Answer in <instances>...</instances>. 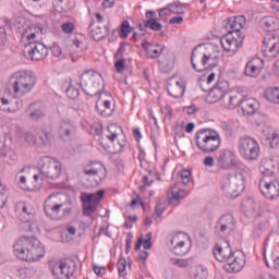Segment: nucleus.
<instances>
[{
  "mask_svg": "<svg viewBox=\"0 0 279 279\" xmlns=\"http://www.w3.org/2000/svg\"><path fill=\"white\" fill-rule=\"evenodd\" d=\"M222 25L225 29H227V35L220 39L222 49L227 52L236 53V51L243 47L241 29H243V25H245V16L238 15L227 17L222 22Z\"/></svg>",
  "mask_w": 279,
  "mask_h": 279,
  "instance_id": "nucleus-1",
  "label": "nucleus"
},
{
  "mask_svg": "<svg viewBox=\"0 0 279 279\" xmlns=\"http://www.w3.org/2000/svg\"><path fill=\"white\" fill-rule=\"evenodd\" d=\"M13 254L25 263H36L45 258V245L36 236H21L13 244Z\"/></svg>",
  "mask_w": 279,
  "mask_h": 279,
  "instance_id": "nucleus-2",
  "label": "nucleus"
},
{
  "mask_svg": "<svg viewBox=\"0 0 279 279\" xmlns=\"http://www.w3.org/2000/svg\"><path fill=\"white\" fill-rule=\"evenodd\" d=\"M214 257L218 263H226L225 269L229 274H239L245 267V257L243 255L242 257L236 256L228 240H225L222 244L214 246Z\"/></svg>",
  "mask_w": 279,
  "mask_h": 279,
  "instance_id": "nucleus-3",
  "label": "nucleus"
},
{
  "mask_svg": "<svg viewBox=\"0 0 279 279\" xmlns=\"http://www.w3.org/2000/svg\"><path fill=\"white\" fill-rule=\"evenodd\" d=\"M45 215L52 221H62L71 217L73 207L66 203H58L56 195H50L44 204Z\"/></svg>",
  "mask_w": 279,
  "mask_h": 279,
  "instance_id": "nucleus-4",
  "label": "nucleus"
},
{
  "mask_svg": "<svg viewBox=\"0 0 279 279\" xmlns=\"http://www.w3.org/2000/svg\"><path fill=\"white\" fill-rule=\"evenodd\" d=\"M196 147L203 151V154H213L221 147V137L219 133L210 129L199 130L195 134Z\"/></svg>",
  "mask_w": 279,
  "mask_h": 279,
  "instance_id": "nucleus-5",
  "label": "nucleus"
},
{
  "mask_svg": "<svg viewBox=\"0 0 279 279\" xmlns=\"http://www.w3.org/2000/svg\"><path fill=\"white\" fill-rule=\"evenodd\" d=\"M221 189L228 199H235V197H239L245 191V173L243 171L229 173Z\"/></svg>",
  "mask_w": 279,
  "mask_h": 279,
  "instance_id": "nucleus-6",
  "label": "nucleus"
},
{
  "mask_svg": "<svg viewBox=\"0 0 279 279\" xmlns=\"http://www.w3.org/2000/svg\"><path fill=\"white\" fill-rule=\"evenodd\" d=\"M101 82L104 77L99 72L87 70L81 75L80 86L87 96L95 97L101 93Z\"/></svg>",
  "mask_w": 279,
  "mask_h": 279,
  "instance_id": "nucleus-7",
  "label": "nucleus"
},
{
  "mask_svg": "<svg viewBox=\"0 0 279 279\" xmlns=\"http://www.w3.org/2000/svg\"><path fill=\"white\" fill-rule=\"evenodd\" d=\"M36 74L34 72L20 71L15 73V81L12 84L15 95H26L36 86Z\"/></svg>",
  "mask_w": 279,
  "mask_h": 279,
  "instance_id": "nucleus-8",
  "label": "nucleus"
},
{
  "mask_svg": "<svg viewBox=\"0 0 279 279\" xmlns=\"http://www.w3.org/2000/svg\"><path fill=\"white\" fill-rule=\"evenodd\" d=\"M41 180H58L62 175V163L49 156L43 157L39 161Z\"/></svg>",
  "mask_w": 279,
  "mask_h": 279,
  "instance_id": "nucleus-9",
  "label": "nucleus"
},
{
  "mask_svg": "<svg viewBox=\"0 0 279 279\" xmlns=\"http://www.w3.org/2000/svg\"><path fill=\"white\" fill-rule=\"evenodd\" d=\"M238 151L244 160H256L260 154V146L253 137L243 136L238 141Z\"/></svg>",
  "mask_w": 279,
  "mask_h": 279,
  "instance_id": "nucleus-10",
  "label": "nucleus"
},
{
  "mask_svg": "<svg viewBox=\"0 0 279 279\" xmlns=\"http://www.w3.org/2000/svg\"><path fill=\"white\" fill-rule=\"evenodd\" d=\"M106 195V191L98 190L95 193H83L81 195V202L83 204V217H90L97 213V207L101 203L102 197Z\"/></svg>",
  "mask_w": 279,
  "mask_h": 279,
  "instance_id": "nucleus-11",
  "label": "nucleus"
},
{
  "mask_svg": "<svg viewBox=\"0 0 279 279\" xmlns=\"http://www.w3.org/2000/svg\"><path fill=\"white\" fill-rule=\"evenodd\" d=\"M215 231L218 236H232L236 231V220L234 216L222 215L215 225Z\"/></svg>",
  "mask_w": 279,
  "mask_h": 279,
  "instance_id": "nucleus-12",
  "label": "nucleus"
},
{
  "mask_svg": "<svg viewBox=\"0 0 279 279\" xmlns=\"http://www.w3.org/2000/svg\"><path fill=\"white\" fill-rule=\"evenodd\" d=\"M199 47H202V45L196 46L191 54V64L197 73L206 71L210 60H213V56L206 53V50H199Z\"/></svg>",
  "mask_w": 279,
  "mask_h": 279,
  "instance_id": "nucleus-13",
  "label": "nucleus"
},
{
  "mask_svg": "<svg viewBox=\"0 0 279 279\" xmlns=\"http://www.w3.org/2000/svg\"><path fill=\"white\" fill-rule=\"evenodd\" d=\"M77 270V264L71 258H63L52 268L53 276L59 279H69Z\"/></svg>",
  "mask_w": 279,
  "mask_h": 279,
  "instance_id": "nucleus-14",
  "label": "nucleus"
},
{
  "mask_svg": "<svg viewBox=\"0 0 279 279\" xmlns=\"http://www.w3.org/2000/svg\"><path fill=\"white\" fill-rule=\"evenodd\" d=\"M24 56L26 60L39 62V60H45L49 56V49L43 43L26 44Z\"/></svg>",
  "mask_w": 279,
  "mask_h": 279,
  "instance_id": "nucleus-15",
  "label": "nucleus"
},
{
  "mask_svg": "<svg viewBox=\"0 0 279 279\" xmlns=\"http://www.w3.org/2000/svg\"><path fill=\"white\" fill-rule=\"evenodd\" d=\"M259 191L266 199H276L279 197V181L275 178L260 179Z\"/></svg>",
  "mask_w": 279,
  "mask_h": 279,
  "instance_id": "nucleus-16",
  "label": "nucleus"
},
{
  "mask_svg": "<svg viewBox=\"0 0 279 279\" xmlns=\"http://www.w3.org/2000/svg\"><path fill=\"white\" fill-rule=\"evenodd\" d=\"M170 244L175 256H186L191 252V242L186 234L178 233L173 235Z\"/></svg>",
  "mask_w": 279,
  "mask_h": 279,
  "instance_id": "nucleus-17",
  "label": "nucleus"
},
{
  "mask_svg": "<svg viewBox=\"0 0 279 279\" xmlns=\"http://www.w3.org/2000/svg\"><path fill=\"white\" fill-rule=\"evenodd\" d=\"M262 53L266 58H276L279 53V39L271 34L264 38L262 46Z\"/></svg>",
  "mask_w": 279,
  "mask_h": 279,
  "instance_id": "nucleus-18",
  "label": "nucleus"
},
{
  "mask_svg": "<svg viewBox=\"0 0 279 279\" xmlns=\"http://www.w3.org/2000/svg\"><path fill=\"white\" fill-rule=\"evenodd\" d=\"M226 92H228V82L220 81L209 88L206 101H208V104H217V101H221V99H223Z\"/></svg>",
  "mask_w": 279,
  "mask_h": 279,
  "instance_id": "nucleus-19",
  "label": "nucleus"
},
{
  "mask_svg": "<svg viewBox=\"0 0 279 279\" xmlns=\"http://www.w3.org/2000/svg\"><path fill=\"white\" fill-rule=\"evenodd\" d=\"M167 90L170 97L174 99H181L184 97V93L186 90V83L183 80H178L175 77H171L167 83Z\"/></svg>",
  "mask_w": 279,
  "mask_h": 279,
  "instance_id": "nucleus-20",
  "label": "nucleus"
},
{
  "mask_svg": "<svg viewBox=\"0 0 279 279\" xmlns=\"http://www.w3.org/2000/svg\"><path fill=\"white\" fill-rule=\"evenodd\" d=\"M243 114H247L248 117H252L254 113L258 112V108H260V102L254 98H245L242 99L240 97L239 105Z\"/></svg>",
  "mask_w": 279,
  "mask_h": 279,
  "instance_id": "nucleus-21",
  "label": "nucleus"
},
{
  "mask_svg": "<svg viewBox=\"0 0 279 279\" xmlns=\"http://www.w3.org/2000/svg\"><path fill=\"white\" fill-rule=\"evenodd\" d=\"M77 132L75 123L71 120H62L58 128V134L60 138H73Z\"/></svg>",
  "mask_w": 279,
  "mask_h": 279,
  "instance_id": "nucleus-22",
  "label": "nucleus"
},
{
  "mask_svg": "<svg viewBox=\"0 0 279 279\" xmlns=\"http://www.w3.org/2000/svg\"><path fill=\"white\" fill-rule=\"evenodd\" d=\"M264 61L260 58L248 61L245 65L244 74L247 77H258L263 71Z\"/></svg>",
  "mask_w": 279,
  "mask_h": 279,
  "instance_id": "nucleus-23",
  "label": "nucleus"
},
{
  "mask_svg": "<svg viewBox=\"0 0 279 279\" xmlns=\"http://www.w3.org/2000/svg\"><path fill=\"white\" fill-rule=\"evenodd\" d=\"M236 159L234 158V153L228 149H222L218 156V166L221 169H230L231 167H235Z\"/></svg>",
  "mask_w": 279,
  "mask_h": 279,
  "instance_id": "nucleus-24",
  "label": "nucleus"
},
{
  "mask_svg": "<svg viewBox=\"0 0 279 279\" xmlns=\"http://www.w3.org/2000/svg\"><path fill=\"white\" fill-rule=\"evenodd\" d=\"M16 208L20 211L21 221H23V223H28V230L32 231V223L29 220L34 218V208L23 202L19 203Z\"/></svg>",
  "mask_w": 279,
  "mask_h": 279,
  "instance_id": "nucleus-25",
  "label": "nucleus"
},
{
  "mask_svg": "<svg viewBox=\"0 0 279 279\" xmlns=\"http://www.w3.org/2000/svg\"><path fill=\"white\" fill-rule=\"evenodd\" d=\"M259 26L264 32H278L279 19L277 16L267 15L260 19Z\"/></svg>",
  "mask_w": 279,
  "mask_h": 279,
  "instance_id": "nucleus-26",
  "label": "nucleus"
},
{
  "mask_svg": "<svg viewBox=\"0 0 279 279\" xmlns=\"http://www.w3.org/2000/svg\"><path fill=\"white\" fill-rule=\"evenodd\" d=\"M142 47L148 53L149 58L153 59L160 58L165 51V45L151 44L149 41H143Z\"/></svg>",
  "mask_w": 279,
  "mask_h": 279,
  "instance_id": "nucleus-27",
  "label": "nucleus"
},
{
  "mask_svg": "<svg viewBox=\"0 0 279 279\" xmlns=\"http://www.w3.org/2000/svg\"><path fill=\"white\" fill-rule=\"evenodd\" d=\"M220 101H222V106L228 110H234L241 104V94L234 95L226 92Z\"/></svg>",
  "mask_w": 279,
  "mask_h": 279,
  "instance_id": "nucleus-28",
  "label": "nucleus"
},
{
  "mask_svg": "<svg viewBox=\"0 0 279 279\" xmlns=\"http://www.w3.org/2000/svg\"><path fill=\"white\" fill-rule=\"evenodd\" d=\"M159 66L163 73H171V71H173V66H175V57L173 53H166L159 60Z\"/></svg>",
  "mask_w": 279,
  "mask_h": 279,
  "instance_id": "nucleus-29",
  "label": "nucleus"
},
{
  "mask_svg": "<svg viewBox=\"0 0 279 279\" xmlns=\"http://www.w3.org/2000/svg\"><path fill=\"white\" fill-rule=\"evenodd\" d=\"M274 161L263 160L259 166V173H262V179L276 178V171L274 170Z\"/></svg>",
  "mask_w": 279,
  "mask_h": 279,
  "instance_id": "nucleus-30",
  "label": "nucleus"
},
{
  "mask_svg": "<svg viewBox=\"0 0 279 279\" xmlns=\"http://www.w3.org/2000/svg\"><path fill=\"white\" fill-rule=\"evenodd\" d=\"M23 37L31 43H40L43 40V28H28L24 32Z\"/></svg>",
  "mask_w": 279,
  "mask_h": 279,
  "instance_id": "nucleus-31",
  "label": "nucleus"
},
{
  "mask_svg": "<svg viewBox=\"0 0 279 279\" xmlns=\"http://www.w3.org/2000/svg\"><path fill=\"white\" fill-rule=\"evenodd\" d=\"M189 276L191 279H207L208 278V269H206L202 265H196L191 267Z\"/></svg>",
  "mask_w": 279,
  "mask_h": 279,
  "instance_id": "nucleus-32",
  "label": "nucleus"
},
{
  "mask_svg": "<svg viewBox=\"0 0 279 279\" xmlns=\"http://www.w3.org/2000/svg\"><path fill=\"white\" fill-rule=\"evenodd\" d=\"M186 196V190H181L178 186L171 189L170 194L168 195L169 204H180V199H184Z\"/></svg>",
  "mask_w": 279,
  "mask_h": 279,
  "instance_id": "nucleus-33",
  "label": "nucleus"
},
{
  "mask_svg": "<svg viewBox=\"0 0 279 279\" xmlns=\"http://www.w3.org/2000/svg\"><path fill=\"white\" fill-rule=\"evenodd\" d=\"M108 34H110L109 26H104L102 28L101 26H98L89 32V36L96 41L104 40Z\"/></svg>",
  "mask_w": 279,
  "mask_h": 279,
  "instance_id": "nucleus-34",
  "label": "nucleus"
},
{
  "mask_svg": "<svg viewBox=\"0 0 279 279\" xmlns=\"http://www.w3.org/2000/svg\"><path fill=\"white\" fill-rule=\"evenodd\" d=\"M36 105L31 104L26 109V114H28L32 121H40L45 117V111L40 108H35Z\"/></svg>",
  "mask_w": 279,
  "mask_h": 279,
  "instance_id": "nucleus-35",
  "label": "nucleus"
},
{
  "mask_svg": "<svg viewBox=\"0 0 279 279\" xmlns=\"http://www.w3.org/2000/svg\"><path fill=\"white\" fill-rule=\"evenodd\" d=\"M108 135L106 136L107 141H109L110 145H113L114 140L118 138L119 133L123 132V129L116 123L109 124L108 128Z\"/></svg>",
  "mask_w": 279,
  "mask_h": 279,
  "instance_id": "nucleus-36",
  "label": "nucleus"
},
{
  "mask_svg": "<svg viewBox=\"0 0 279 279\" xmlns=\"http://www.w3.org/2000/svg\"><path fill=\"white\" fill-rule=\"evenodd\" d=\"M101 169H104L102 162L92 161L85 167L84 173L85 175H97Z\"/></svg>",
  "mask_w": 279,
  "mask_h": 279,
  "instance_id": "nucleus-37",
  "label": "nucleus"
},
{
  "mask_svg": "<svg viewBox=\"0 0 279 279\" xmlns=\"http://www.w3.org/2000/svg\"><path fill=\"white\" fill-rule=\"evenodd\" d=\"M252 118H253V123H255L257 128H265V125H267V123L269 122V117H267L266 113L260 111L254 112L252 114Z\"/></svg>",
  "mask_w": 279,
  "mask_h": 279,
  "instance_id": "nucleus-38",
  "label": "nucleus"
},
{
  "mask_svg": "<svg viewBox=\"0 0 279 279\" xmlns=\"http://www.w3.org/2000/svg\"><path fill=\"white\" fill-rule=\"evenodd\" d=\"M70 0H53L52 5L59 14H66L71 10Z\"/></svg>",
  "mask_w": 279,
  "mask_h": 279,
  "instance_id": "nucleus-39",
  "label": "nucleus"
},
{
  "mask_svg": "<svg viewBox=\"0 0 279 279\" xmlns=\"http://www.w3.org/2000/svg\"><path fill=\"white\" fill-rule=\"evenodd\" d=\"M265 99L270 104L279 105V87H269L265 90Z\"/></svg>",
  "mask_w": 279,
  "mask_h": 279,
  "instance_id": "nucleus-40",
  "label": "nucleus"
},
{
  "mask_svg": "<svg viewBox=\"0 0 279 279\" xmlns=\"http://www.w3.org/2000/svg\"><path fill=\"white\" fill-rule=\"evenodd\" d=\"M96 110L100 114V117H112L114 112V108H112V102L110 100H105L102 108H99V105H96Z\"/></svg>",
  "mask_w": 279,
  "mask_h": 279,
  "instance_id": "nucleus-41",
  "label": "nucleus"
},
{
  "mask_svg": "<svg viewBox=\"0 0 279 279\" xmlns=\"http://www.w3.org/2000/svg\"><path fill=\"white\" fill-rule=\"evenodd\" d=\"M144 27L146 29H151L153 32H161L162 25L158 22V19H149L144 21Z\"/></svg>",
  "mask_w": 279,
  "mask_h": 279,
  "instance_id": "nucleus-42",
  "label": "nucleus"
},
{
  "mask_svg": "<svg viewBox=\"0 0 279 279\" xmlns=\"http://www.w3.org/2000/svg\"><path fill=\"white\" fill-rule=\"evenodd\" d=\"M100 145H101L102 148L106 149V151H111V153H113V154H119L120 151H123V147H125V142L119 143V145H118L117 148L113 147V150L110 149V147H111L112 144H110V142L107 143V142H106V138H102V140L100 141Z\"/></svg>",
  "mask_w": 279,
  "mask_h": 279,
  "instance_id": "nucleus-43",
  "label": "nucleus"
},
{
  "mask_svg": "<svg viewBox=\"0 0 279 279\" xmlns=\"http://www.w3.org/2000/svg\"><path fill=\"white\" fill-rule=\"evenodd\" d=\"M2 158H4V162H7V165H14L19 157L14 150H4V153H2Z\"/></svg>",
  "mask_w": 279,
  "mask_h": 279,
  "instance_id": "nucleus-44",
  "label": "nucleus"
},
{
  "mask_svg": "<svg viewBox=\"0 0 279 279\" xmlns=\"http://www.w3.org/2000/svg\"><path fill=\"white\" fill-rule=\"evenodd\" d=\"M132 26H130V22L124 20L121 24L120 28V38H128L129 34L132 32Z\"/></svg>",
  "mask_w": 279,
  "mask_h": 279,
  "instance_id": "nucleus-45",
  "label": "nucleus"
},
{
  "mask_svg": "<svg viewBox=\"0 0 279 279\" xmlns=\"http://www.w3.org/2000/svg\"><path fill=\"white\" fill-rule=\"evenodd\" d=\"M65 94L69 97V99L75 100L77 99V97H80V89L70 84L65 89Z\"/></svg>",
  "mask_w": 279,
  "mask_h": 279,
  "instance_id": "nucleus-46",
  "label": "nucleus"
},
{
  "mask_svg": "<svg viewBox=\"0 0 279 279\" xmlns=\"http://www.w3.org/2000/svg\"><path fill=\"white\" fill-rule=\"evenodd\" d=\"M125 269H128V262L125 260V258L121 257L118 260V271L121 278H125L128 274Z\"/></svg>",
  "mask_w": 279,
  "mask_h": 279,
  "instance_id": "nucleus-47",
  "label": "nucleus"
},
{
  "mask_svg": "<svg viewBox=\"0 0 279 279\" xmlns=\"http://www.w3.org/2000/svg\"><path fill=\"white\" fill-rule=\"evenodd\" d=\"M39 141H41V144H44L45 147H47V145H51V133L41 131L39 133Z\"/></svg>",
  "mask_w": 279,
  "mask_h": 279,
  "instance_id": "nucleus-48",
  "label": "nucleus"
},
{
  "mask_svg": "<svg viewBox=\"0 0 279 279\" xmlns=\"http://www.w3.org/2000/svg\"><path fill=\"white\" fill-rule=\"evenodd\" d=\"M168 12L170 14H184V9L178 3L168 4Z\"/></svg>",
  "mask_w": 279,
  "mask_h": 279,
  "instance_id": "nucleus-49",
  "label": "nucleus"
},
{
  "mask_svg": "<svg viewBox=\"0 0 279 279\" xmlns=\"http://www.w3.org/2000/svg\"><path fill=\"white\" fill-rule=\"evenodd\" d=\"M180 175H181L183 186H189V184L191 183V171L184 169L181 171Z\"/></svg>",
  "mask_w": 279,
  "mask_h": 279,
  "instance_id": "nucleus-50",
  "label": "nucleus"
},
{
  "mask_svg": "<svg viewBox=\"0 0 279 279\" xmlns=\"http://www.w3.org/2000/svg\"><path fill=\"white\" fill-rule=\"evenodd\" d=\"M24 141L28 144V145H36V135L32 134L29 132L24 133L23 135Z\"/></svg>",
  "mask_w": 279,
  "mask_h": 279,
  "instance_id": "nucleus-51",
  "label": "nucleus"
},
{
  "mask_svg": "<svg viewBox=\"0 0 279 279\" xmlns=\"http://www.w3.org/2000/svg\"><path fill=\"white\" fill-rule=\"evenodd\" d=\"M114 69L117 73H123V71H125V59H119L116 61Z\"/></svg>",
  "mask_w": 279,
  "mask_h": 279,
  "instance_id": "nucleus-52",
  "label": "nucleus"
},
{
  "mask_svg": "<svg viewBox=\"0 0 279 279\" xmlns=\"http://www.w3.org/2000/svg\"><path fill=\"white\" fill-rule=\"evenodd\" d=\"M50 51H51V54L54 57V58H60L62 56V48H60L58 46V44H53L51 47H50Z\"/></svg>",
  "mask_w": 279,
  "mask_h": 279,
  "instance_id": "nucleus-53",
  "label": "nucleus"
},
{
  "mask_svg": "<svg viewBox=\"0 0 279 279\" xmlns=\"http://www.w3.org/2000/svg\"><path fill=\"white\" fill-rule=\"evenodd\" d=\"M61 27L64 34H72L73 29H75V25L71 22L63 23Z\"/></svg>",
  "mask_w": 279,
  "mask_h": 279,
  "instance_id": "nucleus-54",
  "label": "nucleus"
},
{
  "mask_svg": "<svg viewBox=\"0 0 279 279\" xmlns=\"http://www.w3.org/2000/svg\"><path fill=\"white\" fill-rule=\"evenodd\" d=\"M8 40V31L3 26H0V46L5 45Z\"/></svg>",
  "mask_w": 279,
  "mask_h": 279,
  "instance_id": "nucleus-55",
  "label": "nucleus"
},
{
  "mask_svg": "<svg viewBox=\"0 0 279 279\" xmlns=\"http://www.w3.org/2000/svg\"><path fill=\"white\" fill-rule=\"evenodd\" d=\"M144 250H151V232H148L146 234V240H143V243H142Z\"/></svg>",
  "mask_w": 279,
  "mask_h": 279,
  "instance_id": "nucleus-56",
  "label": "nucleus"
},
{
  "mask_svg": "<svg viewBox=\"0 0 279 279\" xmlns=\"http://www.w3.org/2000/svg\"><path fill=\"white\" fill-rule=\"evenodd\" d=\"M133 239H134V235H132V233H128L126 240H125V254H130V250H132Z\"/></svg>",
  "mask_w": 279,
  "mask_h": 279,
  "instance_id": "nucleus-57",
  "label": "nucleus"
},
{
  "mask_svg": "<svg viewBox=\"0 0 279 279\" xmlns=\"http://www.w3.org/2000/svg\"><path fill=\"white\" fill-rule=\"evenodd\" d=\"M0 110H2V112H12V110L9 108H2L1 106H10V100L8 98L1 97L0 98Z\"/></svg>",
  "mask_w": 279,
  "mask_h": 279,
  "instance_id": "nucleus-58",
  "label": "nucleus"
},
{
  "mask_svg": "<svg viewBox=\"0 0 279 279\" xmlns=\"http://www.w3.org/2000/svg\"><path fill=\"white\" fill-rule=\"evenodd\" d=\"M173 265H177V267L185 268V267H189V260L187 259H173Z\"/></svg>",
  "mask_w": 279,
  "mask_h": 279,
  "instance_id": "nucleus-59",
  "label": "nucleus"
},
{
  "mask_svg": "<svg viewBox=\"0 0 279 279\" xmlns=\"http://www.w3.org/2000/svg\"><path fill=\"white\" fill-rule=\"evenodd\" d=\"M93 269H94V272L96 274V276H106L105 267L94 266Z\"/></svg>",
  "mask_w": 279,
  "mask_h": 279,
  "instance_id": "nucleus-60",
  "label": "nucleus"
},
{
  "mask_svg": "<svg viewBox=\"0 0 279 279\" xmlns=\"http://www.w3.org/2000/svg\"><path fill=\"white\" fill-rule=\"evenodd\" d=\"M205 167H215V158L213 156H207L204 159Z\"/></svg>",
  "mask_w": 279,
  "mask_h": 279,
  "instance_id": "nucleus-61",
  "label": "nucleus"
},
{
  "mask_svg": "<svg viewBox=\"0 0 279 279\" xmlns=\"http://www.w3.org/2000/svg\"><path fill=\"white\" fill-rule=\"evenodd\" d=\"M184 17L182 16H175L169 20L170 25H180L181 23H183Z\"/></svg>",
  "mask_w": 279,
  "mask_h": 279,
  "instance_id": "nucleus-62",
  "label": "nucleus"
},
{
  "mask_svg": "<svg viewBox=\"0 0 279 279\" xmlns=\"http://www.w3.org/2000/svg\"><path fill=\"white\" fill-rule=\"evenodd\" d=\"M279 145V137L277 134H272L271 141H270V147L275 149V147H278Z\"/></svg>",
  "mask_w": 279,
  "mask_h": 279,
  "instance_id": "nucleus-63",
  "label": "nucleus"
},
{
  "mask_svg": "<svg viewBox=\"0 0 279 279\" xmlns=\"http://www.w3.org/2000/svg\"><path fill=\"white\" fill-rule=\"evenodd\" d=\"M149 257V252L147 251H140L138 258L142 263H145Z\"/></svg>",
  "mask_w": 279,
  "mask_h": 279,
  "instance_id": "nucleus-64",
  "label": "nucleus"
}]
</instances>
